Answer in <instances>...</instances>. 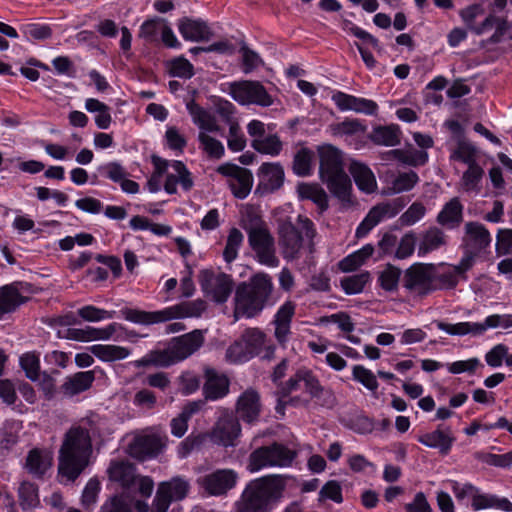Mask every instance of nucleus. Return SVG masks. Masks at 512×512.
<instances>
[{"mask_svg": "<svg viewBox=\"0 0 512 512\" xmlns=\"http://www.w3.org/2000/svg\"><path fill=\"white\" fill-rule=\"evenodd\" d=\"M101 425V418L91 414L66 432L59 451L58 472L62 482H74L90 464L92 438L100 436Z\"/></svg>", "mask_w": 512, "mask_h": 512, "instance_id": "1", "label": "nucleus"}, {"mask_svg": "<svg viewBox=\"0 0 512 512\" xmlns=\"http://www.w3.org/2000/svg\"><path fill=\"white\" fill-rule=\"evenodd\" d=\"M288 478L269 475L252 480L235 503V512H271L283 497Z\"/></svg>", "mask_w": 512, "mask_h": 512, "instance_id": "2", "label": "nucleus"}, {"mask_svg": "<svg viewBox=\"0 0 512 512\" xmlns=\"http://www.w3.org/2000/svg\"><path fill=\"white\" fill-rule=\"evenodd\" d=\"M317 152L322 182L341 202L351 203L352 183L344 171L341 151L330 144H323L318 146Z\"/></svg>", "mask_w": 512, "mask_h": 512, "instance_id": "3", "label": "nucleus"}, {"mask_svg": "<svg viewBox=\"0 0 512 512\" xmlns=\"http://www.w3.org/2000/svg\"><path fill=\"white\" fill-rule=\"evenodd\" d=\"M154 172L147 182L148 190L156 193L164 188L168 194L177 193V187L182 190L189 191L194 185L191 172L185 164L178 160H166L161 157L154 156L152 158Z\"/></svg>", "mask_w": 512, "mask_h": 512, "instance_id": "4", "label": "nucleus"}, {"mask_svg": "<svg viewBox=\"0 0 512 512\" xmlns=\"http://www.w3.org/2000/svg\"><path fill=\"white\" fill-rule=\"evenodd\" d=\"M204 343V336L200 330H194L180 337L173 338L163 350L153 351L136 361L137 366L153 365L157 367H168L181 362L196 351Z\"/></svg>", "mask_w": 512, "mask_h": 512, "instance_id": "5", "label": "nucleus"}, {"mask_svg": "<svg viewBox=\"0 0 512 512\" xmlns=\"http://www.w3.org/2000/svg\"><path fill=\"white\" fill-rule=\"evenodd\" d=\"M275 350V345L267 340L262 330L249 328L227 348L225 358L229 363L241 364L256 356L271 359Z\"/></svg>", "mask_w": 512, "mask_h": 512, "instance_id": "6", "label": "nucleus"}, {"mask_svg": "<svg viewBox=\"0 0 512 512\" xmlns=\"http://www.w3.org/2000/svg\"><path fill=\"white\" fill-rule=\"evenodd\" d=\"M242 227L248 234L249 245L258 262L268 267H277L279 260L275 255L274 239L265 221L256 214H248L242 220Z\"/></svg>", "mask_w": 512, "mask_h": 512, "instance_id": "7", "label": "nucleus"}, {"mask_svg": "<svg viewBox=\"0 0 512 512\" xmlns=\"http://www.w3.org/2000/svg\"><path fill=\"white\" fill-rule=\"evenodd\" d=\"M205 308L206 305L204 301L195 300L182 302L180 304L169 306L154 312L130 309V322L135 324L150 325L173 319L199 317Z\"/></svg>", "mask_w": 512, "mask_h": 512, "instance_id": "8", "label": "nucleus"}, {"mask_svg": "<svg viewBox=\"0 0 512 512\" xmlns=\"http://www.w3.org/2000/svg\"><path fill=\"white\" fill-rule=\"evenodd\" d=\"M279 222V235L280 246L284 258L292 260L298 257L301 249L307 244L310 246L311 240L314 237L313 223L304 216L298 217L299 232L292 222L278 219Z\"/></svg>", "mask_w": 512, "mask_h": 512, "instance_id": "9", "label": "nucleus"}, {"mask_svg": "<svg viewBox=\"0 0 512 512\" xmlns=\"http://www.w3.org/2000/svg\"><path fill=\"white\" fill-rule=\"evenodd\" d=\"M439 330L453 336H480L490 329H510L512 328V314H492L487 316L482 322H459L445 323L437 322Z\"/></svg>", "mask_w": 512, "mask_h": 512, "instance_id": "10", "label": "nucleus"}, {"mask_svg": "<svg viewBox=\"0 0 512 512\" xmlns=\"http://www.w3.org/2000/svg\"><path fill=\"white\" fill-rule=\"evenodd\" d=\"M295 456V453L289 448L274 443L254 450L248 458L246 468L250 473H257L267 468L288 467L292 464Z\"/></svg>", "mask_w": 512, "mask_h": 512, "instance_id": "11", "label": "nucleus"}, {"mask_svg": "<svg viewBox=\"0 0 512 512\" xmlns=\"http://www.w3.org/2000/svg\"><path fill=\"white\" fill-rule=\"evenodd\" d=\"M108 473L110 489L119 493L102 505L101 512H128V462H111Z\"/></svg>", "mask_w": 512, "mask_h": 512, "instance_id": "12", "label": "nucleus"}, {"mask_svg": "<svg viewBox=\"0 0 512 512\" xmlns=\"http://www.w3.org/2000/svg\"><path fill=\"white\" fill-rule=\"evenodd\" d=\"M229 95L240 105L268 107L273 104L272 96L258 81H237L229 84Z\"/></svg>", "mask_w": 512, "mask_h": 512, "instance_id": "13", "label": "nucleus"}, {"mask_svg": "<svg viewBox=\"0 0 512 512\" xmlns=\"http://www.w3.org/2000/svg\"><path fill=\"white\" fill-rule=\"evenodd\" d=\"M166 441V436L154 429L137 432L130 444V456L139 460L154 458L164 450Z\"/></svg>", "mask_w": 512, "mask_h": 512, "instance_id": "14", "label": "nucleus"}, {"mask_svg": "<svg viewBox=\"0 0 512 512\" xmlns=\"http://www.w3.org/2000/svg\"><path fill=\"white\" fill-rule=\"evenodd\" d=\"M436 271L433 265L417 263L404 273L403 287L415 295H425L434 289Z\"/></svg>", "mask_w": 512, "mask_h": 512, "instance_id": "15", "label": "nucleus"}, {"mask_svg": "<svg viewBox=\"0 0 512 512\" xmlns=\"http://www.w3.org/2000/svg\"><path fill=\"white\" fill-rule=\"evenodd\" d=\"M190 489L189 482L181 477L161 482L158 486L150 512H167L173 501L184 499Z\"/></svg>", "mask_w": 512, "mask_h": 512, "instance_id": "16", "label": "nucleus"}, {"mask_svg": "<svg viewBox=\"0 0 512 512\" xmlns=\"http://www.w3.org/2000/svg\"><path fill=\"white\" fill-rule=\"evenodd\" d=\"M239 476L233 469H216L197 479L198 485L210 496H223L236 487Z\"/></svg>", "mask_w": 512, "mask_h": 512, "instance_id": "17", "label": "nucleus"}, {"mask_svg": "<svg viewBox=\"0 0 512 512\" xmlns=\"http://www.w3.org/2000/svg\"><path fill=\"white\" fill-rule=\"evenodd\" d=\"M199 281L204 294L217 303L226 302L233 289L230 276L211 270L201 271Z\"/></svg>", "mask_w": 512, "mask_h": 512, "instance_id": "18", "label": "nucleus"}, {"mask_svg": "<svg viewBox=\"0 0 512 512\" xmlns=\"http://www.w3.org/2000/svg\"><path fill=\"white\" fill-rule=\"evenodd\" d=\"M217 172L227 178L232 194L238 199H245L253 186V175L250 170L232 163H223L217 167Z\"/></svg>", "mask_w": 512, "mask_h": 512, "instance_id": "19", "label": "nucleus"}, {"mask_svg": "<svg viewBox=\"0 0 512 512\" xmlns=\"http://www.w3.org/2000/svg\"><path fill=\"white\" fill-rule=\"evenodd\" d=\"M404 205V201L401 198H397L393 201L374 206L357 227L356 236L358 238L365 237L381 221L396 216Z\"/></svg>", "mask_w": 512, "mask_h": 512, "instance_id": "20", "label": "nucleus"}, {"mask_svg": "<svg viewBox=\"0 0 512 512\" xmlns=\"http://www.w3.org/2000/svg\"><path fill=\"white\" fill-rule=\"evenodd\" d=\"M255 193L261 196L278 191L284 184L285 172L279 162H264L257 170Z\"/></svg>", "mask_w": 512, "mask_h": 512, "instance_id": "21", "label": "nucleus"}, {"mask_svg": "<svg viewBox=\"0 0 512 512\" xmlns=\"http://www.w3.org/2000/svg\"><path fill=\"white\" fill-rule=\"evenodd\" d=\"M297 391H303L305 393L302 402L308 403L310 399L320 396L322 386L310 371L299 370L284 386L280 388V393L283 397Z\"/></svg>", "mask_w": 512, "mask_h": 512, "instance_id": "22", "label": "nucleus"}, {"mask_svg": "<svg viewBox=\"0 0 512 512\" xmlns=\"http://www.w3.org/2000/svg\"><path fill=\"white\" fill-rule=\"evenodd\" d=\"M491 235L484 225L477 222H469L465 225L464 256H473V265L483 252L490 246Z\"/></svg>", "mask_w": 512, "mask_h": 512, "instance_id": "23", "label": "nucleus"}, {"mask_svg": "<svg viewBox=\"0 0 512 512\" xmlns=\"http://www.w3.org/2000/svg\"><path fill=\"white\" fill-rule=\"evenodd\" d=\"M330 132L335 137L343 138L354 149L359 150L365 144L367 126L358 119H347L330 125Z\"/></svg>", "mask_w": 512, "mask_h": 512, "instance_id": "24", "label": "nucleus"}, {"mask_svg": "<svg viewBox=\"0 0 512 512\" xmlns=\"http://www.w3.org/2000/svg\"><path fill=\"white\" fill-rule=\"evenodd\" d=\"M295 310L296 304L292 301H286L278 308L271 322L274 338L283 348L287 346L291 338V324Z\"/></svg>", "mask_w": 512, "mask_h": 512, "instance_id": "25", "label": "nucleus"}, {"mask_svg": "<svg viewBox=\"0 0 512 512\" xmlns=\"http://www.w3.org/2000/svg\"><path fill=\"white\" fill-rule=\"evenodd\" d=\"M241 434V427L237 419L229 413H225L218 419L211 432V440L224 447L236 445Z\"/></svg>", "mask_w": 512, "mask_h": 512, "instance_id": "26", "label": "nucleus"}, {"mask_svg": "<svg viewBox=\"0 0 512 512\" xmlns=\"http://www.w3.org/2000/svg\"><path fill=\"white\" fill-rule=\"evenodd\" d=\"M331 99L342 112L353 111L369 116L376 115L378 112V105L375 101L356 97L342 91H335Z\"/></svg>", "mask_w": 512, "mask_h": 512, "instance_id": "27", "label": "nucleus"}, {"mask_svg": "<svg viewBox=\"0 0 512 512\" xmlns=\"http://www.w3.org/2000/svg\"><path fill=\"white\" fill-rule=\"evenodd\" d=\"M260 301L246 283L240 284L235 293L234 315L236 319L241 317L251 318L264 308Z\"/></svg>", "mask_w": 512, "mask_h": 512, "instance_id": "28", "label": "nucleus"}, {"mask_svg": "<svg viewBox=\"0 0 512 512\" xmlns=\"http://www.w3.org/2000/svg\"><path fill=\"white\" fill-rule=\"evenodd\" d=\"M417 440L422 445L437 449L443 455H447L455 441V438L449 427H438L434 431L423 433L417 437Z\"/></svg>", "mask_w": 512, "mask_h": 512, "instance_id": "29", "label": "nucleus"}, {"mask_svg": "<svg viewBox=\"0 0 512 512\" xmlns=\"http://www.w3.org/2000/svg\"><path fill=\"white\" fill-rule=\"evenodd\" d=\"M178 31L184 40L200 42L209 40L212 32L202 19L182 18L178 22Z\"/></svg>", "mask_w": 512, "mask_h": 512, "instance_id": "30", "label": "nucleus"}, {"mask_svg": "<svg viewBox=\"0 0 512 512\" xmlns=\"http://www.w3.org/2000/svg\"><path fill=\"white\" fill-rule=\"evenodd\" d=\"M53 452L46 448H34L29 451L25 468L34 477L40 478L52 467Z\"/></svg>", "mask_w": 512, "mask_h": 512, "instance_id": "31", "label": "nucleus"}, {"mask_svg": "<svg viewBox=\"0 0 512 512\" xmlns=\"http://www.w3.org/2000/svg\"><path fill=\"white\" fill-rule=\"evenodd\" d=\"M205 378L203 393L207 400L215 401L227 395L229 380L224 374L208 368L205 370Z\"/></svg>", "mask_w": 512, "mask_h": 512, "instance_id": "32", "label": "nucleus"}, {"mask_svg": "<svg viewBox=\"0 0 512 512\" xmlns=\"http://www.w3.org/2000/svg\"><path fill=\"white\" fill-rule=\"evenodd\" d=\"M260 410L261 404L256 391L248 389L239 396L236 411L243 421L255 422L259 417Z\"/></svg>", "mask_w": 512, "mask_h": 512, "instance_id": "33", "label": "nucleus"}, {"mask_svg": "<svg viewBox=\"0 0 512 512\" xmlns=\"http://www.w3.org/2000/svg\"><path fill=\"white\" fill-rule=\"evenodd\" d=\"M349 172L352 175L357 188L366 194L374 193L377 190V180L373 171L365 163L353 160L349 165Z\"/></svg>", "mask_w": 512, "mask_h": 512, "instance_id": "34", "label": "nucleus"}, {"mask_svg": "<svg viewBox=\"0 0 512 512\" xmlns=\"http://www.w3.org/2000/svg\"><path fill=\"white\" fill-rule=\"evenodd\" d=\"M186 108L191 116L192 122L198 127V133L220 132V126L217 123L215 116L210 111L199 106L194 101L187 102Z\"/></svg>", "mask_w": 512, "mask_h": 512, "instance_id": "35", "label": "nucleus"}, {"mask_svg": "<svg viewBox=\"0 0 512 512\" xmlns=\"http://www.w3.org/2000/svg\"><path fill=\"white\" fill-rule=\"evenodd\" d=\"M472 266L473 256H463L458 265L447 266L442 272H436L435 280L439 281L442 288H453Z\"/></svg>", "mask_w": 512, "mask_h": 512, "instance_id": "36", "label": "nucleus"}, {"mask_svg": "<svg viewBox=\"0 0 512 512\" xmlns=\"http://www.w3.org/2000/svg\"><path fill=\"white\" fill-rule=\"evenodd\" d=\"M96 260L98 263H101L105 267L96 266L91 267L88 270V276L91 281L101 282L105 281L108 278V269L111 271L113 276L119 277L122 271V265L119 258L111 255H97Z\"/></svg>", "mask_w": 512, "mask_h": 512, "instance_id": "37", "label": "nucleus"}, {"mask_svg": "<svg viewBox=\"0 0 512 512\" xmlns=\"http://www.w3.org/2000/svg\"><path fill=\"white\" fill-rule=\"evenodd\" d=\"M112 333V326H109L108 328L105 329L85 326L83 328H67L65 334L60 335V337H64L79 342H90L95 340L109 339Z\"/></svg>", "mask_w": 512, "mask_h": 512, "instance_id": "38", "label": "nucleus"}, {"mask_svg": "<svg viewBox=\"0 0 512 512\" xmlns=\"http://www.w3.org/2000/svg\"><path fill=\"white\" fill-rule=\"evenodd\" d=\"M462 160L468 163V169L460 180L461 189L466 193L478 195L482 188L484 171L478 164L468 158H462Z\"/></svg>", "mask_w": 512, "mask_h": 512, "instance_id": "39", "label": "nucleus"}, {"mask_svg": "<svg viewBox=\"0 0 512 512\" xmlns=\"http://www.w3.org/2000/svg\"><path fill=\"white\" fill-rule=\"evenodd\" d=\"M26 301L18 284L12 283L0 288V314L11 313Z\"/></svg>", "mask_w": 512, "mask_h": 512, "instance_id": "40", "label": "nucleus"}, {"mask_svg": "<svg viewBox=\"0 0 512 512\" xmlns=\"http://www.w3.org/2000/svg\"><path fill=\"white\" fill-rule=\"evenodd\" d=\"M204 405V401H191L183 407L179 416L171 420V433L180 438L184 436L188 429V421L190 418L199 412Z\"/></svg>", "mask_w": 512, "mask_h": 512, "instance_id": "41", "label": "nucleus"}, {"mask_svg": "<svg viewBox=\"0 0 512 512\" xmlns=\"http://www.w3.org/2000/svg\"><path fill=\"white\" fill-rule=\"evenodd\" d=\"M97 175L120 184L124 192H128V178L125 168L118 162L101 164L96 169Z\"/></svg>", "mask_w": 512, "mask_h": 512, "instance_id": "42", "label": "nucleus"}, {"mask_svg": "<svg viewBox=\"0 0 512 512\" xmlns=\"http://www.w3.org/2000/svg\"><path fill=\"white\" fill-rule=\"evenodd\" d=\"M463 206L457 197L451 199L438 214L439 224L447 228H454L462 220Z\"/></svg>", "mask_w": 512, "mask_h": 512, "instance_id": "43", "label": "nucleus"}, {"mask_svg": "<svg viewBox=\"0 0 512 512\" xmlns=\"http://www.w3.org/2000/svg\"><path fill=\"white\" fill-rule=\"evenodd\" d=\"M94 379L93 371L78 372L65 381L63 384V391L69 396L77 395L89 389Z\"/></svg>", "mask_w": 512, "mask_h": 512, "instance_id": "44", "label": "nucleus"}, {"mask_svg": "<svg viewBox=\"0 0 512 512\" xmlns=\"http://www.w3.org/2000/svg\"><path fill=\"white\" fill-rule=\"evenodd\" d=\"M373 252L374 247L371 244L363 246L340 261V270L343 272H352L357 270L372 256Z\"/></svg>", "mask_w": 512, "mask_h": 512, "instance_id": "45", "label": "nucleus"}, {"mask_svg": "<svg viewBox=\"0 0 512 512\" xmlns=\"http://www.w3.org/2000/svg\"><path fill=\"white\" fill-rule=\"evenodd\" d=\"M297 194L300 199L313 201L320 209H326L328 206V197L326 192L317 184L300 183L297 186Z\"/></svg>", "mask_w": 512, "mask_h": 512, "instance_id": "46", "label": "nucleus"}, {"mask_svg": "<svg viewBox=\"0 0 512 512\" xmlns=\"http://www.w3.org/2000/svg\"><path fill=\"white\" fill-rule=\"evenodd\" d=\"M85 109L94 114L95 124L99 129H108L111 124L110 108L95 98H88L85 101Z\"/></svg>", "mask_w": 512, "mask_h": 512, "instance_id": "47", "label": "nucleus"}, {"mask_svg": "<svg viewBox=\"0 0 512 512\" xmlns=\"http://www.w3.org/2000/svg\"><path fill=\"white\" fill-rule=\"evenodd\" d=\"M214 133H198L199 148L211 159H220L225 154L223 143L218 140Z\"/></svg>", "mask_w": 512, "mask_h": 512, "instance_id": "48", "label": "nucleus"}, {"mask_svg": "<svg viewBox=\"0 0 512 512\" xmlns=\"http://www.w3.org/2000/svg\"><path fill=\"white\" fill-rule=\"evenodd\" d=\"M89 351L104 362H112L126 358L128 351L120 346L95 344L89 347Z\"/></svg>", "mask_w": 512, "mask_h": 512, "instance_id": "49", "label": "nucleus"}, {"mask_svg": "<svg viewBox=\"0 0 512 512\" xmlns=\"http://www.w3.org/2000/svg\"><path fill=\"white\" fill-rule=\"evenodd\" d=\"M370 139L377 145L395 146L399 143V130L394 125L377 126L371 134Z\"/></svg>", "mask_w": 512, "mask_h": 512, "instance_id": "50", "label": "nucleus"}, {"mask_svg": "<svg viewBox=\"0 0 512 512\" xmlns=\"http://www.w3.org/2000/svg\"><path fill=\"white\" fill-rule=\"evenodd\" d=\"M18 494L23 510H33L40 505L38 487L34 483L23 481L19 486Z\"/></svg>", "mask_w": 512, "mask_h": 512, "instance_id": "51", "label": "nucleus"}, {"mask_svg": "<svg viewBox=\"0 0 512 512\" xmlns=\"http://www.w3.org/2000/svg\"><path fill=\"white\" fill-rule=\"evenodd\" d=\"M254 295L264 304L268 300L272 290L273 282L271 277L265 273H258L254 275L250 283L247 284Z\"/></svg>", "mask_w": 512, "mask_h": 512, "instance_id": "52", "label": "nucleus"}, {"mask_svg": "<svg viewBox=\"0 0 512 512\" xmlns=\"http://www.w3.org/2000/svg\"><path fill=\"white\" fill-rule=\"evenodd\" d=\"M251 146L257 152L270 156H277L282 150V142L276 134H266L261 139H255Z\"/></svg>", "mask_w": 512, "mask_h": 512, "instance_id": "53", "label": "nucleus"}, {"mask_svg": "<svg viewBox=\"0 0 512 512\" xmlns=\"http://www.w3.org/2000/svg\"><path fill=\"white\" fill-rule=\"evenodd\" d=\"M101 483L100 481L93 477L88 480L86 483L82 495H81V505L82 507L91 512L94 510L96 503L98 501L99 494L101 492Z\"/></svg>", "mask_w": 512, "mask_h": 512, "instance_id": "54", "label": "nucleus"}, {"mask_svg": "<svg viewBox=\"0 0 512 512\" xmlns=\"http://www.w3.org/2000/svg\"><path fill=\"white\" fill-rule=\"evenodd\" d=\"M444 244V233L437 228L430 229L424 234L421 240L419 245V255H425L431 251L437 250Z\"/></svg>", "mask_w": 512, "mask_h": 512, "instance_id": "55", "label": "nucleus"}, {"mask_svg": "<svg viewBox=\"0 0 512 512\" xmlns=\"http://www.w3.org/2000/svg\"><path fill=\"white\" fill-rule=\"evenodd\" d=\"M369 281V272H361L359 274L343 277L340 280V285L346 294L352 295L361 293Z\"/></svg>", "mask_w": 512, "mask_h": 512, "instance_id": "56", "label": "nucleus"}, {"mask_svg": "<svg viewBox=\"0 0 512 512\" xmlns=\"http://www.w3.org/2000/svg\"><path fill=\"white\" fill-rule=\"evenodd\" d=\"M19 363L27 378L33 382L40 379V357L37 353H24L20 356Z\"/></svg>", "mask_w": 512, "mask_h": 512, "instance_id": "57", "label": "nucleus"}, {"mask_svg": "<svg viewBox=\"0 0 512 512\" xmlns=\"http://www.w3.org/2000/svg\"><path fill=\"white\" fill-rule=\"evenodd\" d=\"M314 154L310 149L303 148L294 157L293 171L298 176H308L313 170Z\"/></svg>", "mask_w": 512, "mask_h": 512, "instance_id": "58", "label": "nucleus"}, {"mask_svg": "<svg viewBox=\"0 0 512 512\" xmlns=\"http://www.w3.org/2000/svg\"><path fill=\"white\" fill-rule=\"evenodd\" d=\"M243 240L244 236L239 229L232 228L229 231L226 246L223 251V258L227 263H231L237 258Z\"/></svg>", "mask_w": 512, "mask_h": 512, "instance_id": "59", "label": "nucleus"}, {"mask_svg": "<svg viewBox=\"0 0 512 512\" xmlns=\"http://www.w3.org/2000/svg\"><path fill=\"white\" fill-rule=\"evenodd\" d=\"M153 488L154 482L150 477L134 474L130 466V496L138 493L141 497L148 498Z\"/></svg>", "mask_w": 512, "mask_h": 512, "instance_id": "60", "label": "nucleus"}, {"mask_svg": "<svg viewBox=\"0 0 512 512\" xmlns=\"http://www.w3.org/2000/svg\"><path fill=\"white\" fill-rule=\"evenodd\" d=\"M352 379L371 392L378 390L379 384L376 375L363 365H354L352 368Z\"/></svg>", "mask_w": 512, "mask_h": 512, "instance_id": "61", "label": "nucleus"}, {"mask_svg": "<svg viewBox=\"0 0 512 512\" xmlns=\"http://www.w3.org/2000/svg\"><path fill=\"white\" fill-rule=\"evenodd\" d=\"M401 270L393 265H387L378 276V283L382 289L393 292L398 288Z\"/></svg>", "mask_w": 512, "mask_h": 512, "instance_id": "62", "label": "nucleus"}, {"mask_svg": "<svg viewBox=\"0 0 512 512\" xmlns=\"http://www.w3.org/2000/svg\"><path fill=\"white\" fill-rule=\"evenodd\" d=\"M397 160L400 162L410 165V166H419L423 165L428 161V154L425 151L418 150H393L390 152Z\"/></svg>", "mask_w": 512, "mask_h": 512, "instance_id": "63", "label": "nucleus"}, {"mask_svg": "<svg viewBox=\"0 0 512 512\" xmlns=\"http://www.w3.org/2000/svg\"><path fill=\"white\" fill-rule=\"evenodd\" d=\"M418 181L419 177L414 171L399 173L392 182V192L402 193L410 191Z\"/></svg>", "mask_w": 512, "mask_h": 512, "instance_id": "64", "label": "nucleus"}]
</instances>
